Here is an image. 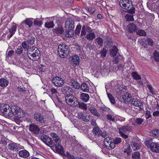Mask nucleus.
Returning <instances> with one entry per match:
<instances>
[{"label":"nucleus","mask_w":159,"mask_h":159,"mask_svg":"<svg viewBox=\"0 0 159 159\" xmlns=\"http://www.w3.org/2000/svg\"><path fill=\"white\" fill-rule=\"evenodd\" d=\"M0 111L1 114L6 117H13L14 120L16 122L20 121V118L25 116L23 111L16 106L10 107L8 105L0 103Z\"/></svg>","instance_id":"f257e3e1"},{"label":"nucleus","mask_w":159,"mask_h":159,"mask_svg":"<svg viewBox=\"0 0 159 159\" xmlns=\"http://www.w3.org/2000/svg\"><path fill=\"white\" fill-rule=\"evenodd\" d=\"M70 85L75 89H79L80 88V84L74 80L72 79L70 81Z\"/></svg>","instance_id":"393cba45"},{"label":"nucleus","mask_w":159,"mask_h":159,"mask_svg":"<svg viewBox=\"0 0 159 159\" xmlns=\"http://www.w3.org/2000/svg\"><path fill=\"white\" fill-rule=\"evenodd\" d=\"M133 16L132 15L127 14L125 16V17L127 21H131L134 20Z\"/></svg>","instance_id":"de8ad7c7"},{"label":"nucleus","mask_w":159,"mask_h":159,"mask_svg":"<svg viewBox=\"0 0 159 159\" xmlns=\"http://www.w3.org/2000/svg\"><path fill=\"white\" fill-rule=\"evenodd\" d=\"M137 34L140 36H145L146 35V32L144 30H136Z\"/></svg>","instance_id":"a18cd8bd"},{"label":"nucleus","mask_w":159,"mask_h":159,"mask_svg":"<svg viewBox=\"0 0 159 159\" xmlns=\"http://www.w3.org/2000/svg\"><path fill=\"white\" fill-rule=\"evenodd\" d=\"M90 112L93 115L97 116L99 117L100 115L98 112L97 110L93 107H91L89 108Z\"/></svg>","instance_id":"72a5a7b5"},{"label":"nucleus","mask_w":159,"mask_h":159,"mask_svg":"<svg viewBox=\"0 0 159 159\" xmlns=\"http://www.w3.org/2000/svg\"><path fill=\"white\" fill-rule=\"evenodd\" d=\"M108 97L111 103L112 104L115 103L114 98L112 96L110 93H107Z\"/></svg>","instance_id":"5fc2aeb1"},{"label":"nucleus","mask_w":159,"mask_h":159,"mask_svg":"<svg viewBox=\"0 0 159 159\" xmlns=\"http://www.w3.org/2000/svg\"><path fill=\"white\" fill-rule=\"evenodd\" d=\"M78 116L79 119H81L82 120L85 122L88 121L90 119L89 116L84 115L81 112L78 114Z\"/></svg>","instance_id":"4be33fe9"},{"label":"nucleus","mask_w":159,"mask_h":159,"mask_svg":"<svg viewBox=\"0 0 159 159\" xmlns=\"http://www.w3.org/2000/svg\"><path fill=\"white\" fill-rule=\"evenodd\" d=\"M117 48L115 46H113L110 49V54L112 57L116 56L117 53Z\"/></svg>","instance_id":"473e14b6"},{"label":"nucleus","mask_w":159,"mask_h":159,"mask_svg":"<svg viewBox=\"0 0 159 159\" xmlns=\"http://www.w3.org/2000/svg\"><path fill=\"white\" fill-rule=\"evenodd\" d=\"M16 25H13L12 26L11 29H10L9 32H14L15 33L16 31Z\"/></svg>","instance_id":"69168bd1"},{"label":"nucleus","mask_w":159,"mask_h":159,"mask_svg":"<svg viewBox=\"0 0 159 159\" xmlns=\"http://www.w3.org/2000/svg\"><path fill=\"white\" fill-rule=\"evenodd\" d=\"M129 102L135 106L139 107L140 109H142L141 107L143 104L139 99L131 98V99H129Z\"/></svg>","instance_id":"9d476101"},{"label":"nucleus","mask_w":159,"mask_h":159,"mask_svg":"<svg viewBox=\"0 0 159 159\" xmlns=\"http://www.w3.org/2000/svg\"><path fill=\"white\" fill-rule=\"evenodd\" d=\"M9 84L8 81L4 78L0 79V86L2 87H5L7 86Z\"/></svg>","instance_id":"cd10ccee"},{"label":"nucleus","mask_w":159,"mask_h":159,"mask_svg":"<svg viewBox=\"0 0 159 159\" xmlns=\"http://www.w3.org/2000/svg\"><path fill=\"white\" fill-rule=\"evenodd\" d=\"M81 89L84 92L88 93L89 91V87L86 83H83L80 86Z\"/></svg>","instance_id":"a878e982"},{"label":"nucleus","mask_w":159,"mask_h":159,"mask_svg":"<svg viewBox=\"0 0 159 159\" xmlns=\"http://www.w3.org/2000/svg\"><path fill=\"white\" fill-rule=\"evenodd\" d=\"M128 9L127 11L128 13L133 14L135 13V9L134 7L132 6L130 9L129 8Z\"/></svg>","instance_id":"e2e57ef3"},{"label":"nucleus","mask_w":159,"mask_h":159,"mask_svg":"<svg viewBox=\"0 0 159 159\" xmlns=\"http://www.w3.org/2000/svg\"><path fill=\"white\" fill-rule=\"evenodd\" d=\"M61 90L64 93V96L73 92V90L70 87L67 86H65L62 87Z\"/></svg>","instance_id":"a211bd4d"},{"label":"nucleus","mask_w":159,"mask_h":159,"mask_svg":"<svg viewBox=\"0 0 159 159\" xmlns=\"http://www.w3.org/2000/svg\"><path fill=\"white\" fill-rule=\"evenodd\" d=\"M119 4L121 7L128 9L130 7V3L129 0H120Z\"/></svg>","instance_id":"f8f14e48"},{"label":"nucleus","mask_w":159,"mask_h":159,"mask_svg":"<svg viewBox=\"0 0 159 159\" xmlns=\"http://www.w3.org/2000/svg\"><path fill=\"white\" fill-rule=\"evenodd\" d=\"M73 92L65 96V101L69 105L72 107L78 106L79 102L76 98L73 95Z\"/></svg>","instance_id":"f03ea898"},{"label":"nucleus","mask_w":159,"mask_h":159,"mask_svg":"<svg viewBox=\"0 0 159 159\" xmlns=\"http://www.w3.org/2000/svg\"><path fill=\"white\" fill-rule=\"evenodd\" d=\"M52 82L55 86L57 87H61L64 84V80L58 76L53 78L52 79Z\"/></svg>","instance_id":"0eeeda50"},{"label":"nucleus","mask_w":159,"mask_h":159,"mask_svg":"<svg viewBox=\"0 0 159 159\" xmlns=\"http://www.w3.org/2000/svg\"><path fill=\"white\" fill-rule=\"evenodd\" d=\"M153 55L155 61L157 62L159 61V52L157 51H155L153 53Z\"/></svg>","instance_id":"3c124183"},{"label":"nucleus","mask_w":159,"mask_h":159,"mask_svg":"<svg viewBox=\"0 0 159 159\" xmlns=\"http://www.w3.org/2000/svg\"><path fill=\"white\" fill-rule=\"evenodd\" d=\"M78 105L79 108H80L85 110L87 109V104L84 102L79 103V102Z\"/></svg>","instance_id":"8fccbe9b"},{"label":"nucleus","mask_w":159,"mask_h":159,"mask_svg":"<svg viewBox=\"0 0 159 159\" xmlns=\"http://www.w3.org/2000/svg\"><path fill=\"white\" fill-rule=\"evenodd\" d=\"M34 118L39 122L44 123L45 122L44 117L40 113H36L34 115Z\"/></svg>","instance_id":"f3484780"},{"label":"nucleus","mask_w":159,"mask_h":159,"mask_svg":"<svg viewBox=\"0 0 159 159\" xmlns=\"http://www.w3.org/2000/svg\"><path fill=\"white\" fill-rule=\"evenodd\" d=\"M54 26V24L52 21H47L45 23V26L47 28H52Z\"/></svg>","instance_id":"4c0bfd02"},{"label":"nucleus","mask_w":159,"mask_h":159,"mask_svg":"<svg viewBox=\"0 0 159 159\" xmlns=\"http://www.w3.org/2000/svg\"><path fill=\"white\" fill-rule=\"evenodd\" d=\"M113 143L115 144H118L121 141V139L120 138H116L114 139Z\"/></svg>","instance_id":"bf43d9fd"},{"label":"nucleus","mask_w":159,"mask_h":159,"mask_svg":"<svg viewBox=\"0 0 159 159\" xmlns=\"http://www.w3.org/2000/svg\"><path fill=\"white\" fill-rule=\"evenodd\" d=\"M123 149L124 150V152L127 153V154H129V153H130L131 150L130 145L128 143H126L125 144L123 147Z\"/></svg>","instance_id":"c9c22d12"},{"label":"nucleus","mask_w":159,"mask_h":159,"mask_svg":"<svg viewBox=\"0 0 159 159\" xmlns=\"http://www.w3.org/2000/svg\"><path fill=\"white\" fill-rule=\"evenodd\" d=\"M95 40L97 42V44L99 47L102 45L103 43V40L100 37H98L95 39Z\"/></svg>","instance_id":"09e8293b"},{"label":"nucleus","mask_w":159,"mask_h":159,"mask_svg":"<svg viewBox=\"0 0 159 159\" xmlns=\"http://www.w3.org/2000/svg\"><path fill=\"white\" fill-rule=\"evenodd\" d=\"M18 145L16 143L13 142L11 143L8 144L7 148L10 151L17 152L19 150Z\"/></svg>","instance_id":"4468645a"},{"label":"nucleus","mask_w":159,"mask_h":159,"mask_svg":"<svg viewBox=\"0 0 159 159\" xmlns=\"http://www.w3.org/2000/svg\"><path fill=\"white\" fill-rule=\"evenodd\" d=\"M29 130L33 131L36 134H38L39 132L40 129L39 127L36 125L31 124L30 125Z\"/></svg>","instance_id":"aec40b11"},{"label":"nucleus","mask_w":159,"mask_h":159,"mask_svg":"<svg viewBox=\"0 0 159 159\" xmlns=\"http://www.w3.org/2000/svg\"><path fill=\"white\" fill-rule=\"evenodd\" d=\"M102 130L98 127L95 126L93 129V134L96 136H99L101 133Z\"/></svg>","instance_id":"7c9ffc66"},{"label":"nucleus","mask_w":159,"mask_h":159,"mask_svg":"<svg viewBox=\"0 0 159 159\" xmlns=\"http://www.w3.org/2000/svg\"><path fill=\"white\" fill-rule=\"evenodd\" d=\"M132 156L133 159H140V154L139 152H134Z\"/></svg>","instance_id":"a19ab883"},{"label":"nucleus","mask_w":159,"mask_h":159,"mask_svg":"<svg viewBox=\"0 0 159 159\" xmlns=\"http://www.w3.org/2000/svg\"><path fill=\"white\" fill-rule=\"evenodd\" d=\"M53 140L56 143V144H58L61 143V140L58 136H57L55 138H54Z\"/></svg>","instance_id":"0e129e2a"},{"label":"nucleus","mask_w":159,"mask_h":159,"mask_svg":"<svg viewBox=\"0 0 159 159\" xmlns=\"http://www.w3.org/2000/svg\"><path fill=\"white\" fill-rule=\"evenodd\" d=\"M80 98L83 101L87 102L89 100V97L88 94L82 93L80 95Z\"/></svg>","instance_id":"5701e85b"},{"label":"nucleus","mask_w":159,"mask_h":159,"mask_svg":"<svg viewBox=\"0 0 159 159\" xmlns=\"http://www.w3.org/2000/svg\"><path fill=\"white\" fill-rule=\"evenodd\" d=\"M37 48L36 47L32 46L29 47L27 51V55H29L31 53L33 52L34 51H35V49Z\"/></svg>","instance_id":"79ce46f5"},{"label":"nucleus","mask_w":159,"mask_h":159,"mask_svg":"<svg viewBox=\"0 0 159 159\" xmlns=\"http://www.w3.org/2000/svg\"><path fill=\"white\" fill-rule=\"evenodd\" d=\"M75 21L71 18H68L65 23V27L66 28L70 30H74L75 28Z\"/></svg>","instance_id":"6e6552de"},{"label":"nucleus","mask_w":159,"mask_h":159,"mask_svg":"<svg viewBox=\"0 0 159 159\" xmlns=\"http://www.w3.org/2000/svg\"><path fill=\"white\" fill-rule=\"evenodd\" d=\"M73 30H70L68 29V30H67L66 31L65 34V36L67 38L72 37L74 34V31Z\"/></svg>","instance_id":"f704fd0d"},{"label":"nucleus","mask_w":159,"mask_h":159,"mask_svg":"<svg viewBox=\"0 0 159 159\" xmlns=\"http://www.w3.org/2000/svg\"><path fill=\"white\" fill-rule=\"evenodd\" d=\"M52 30L55 33L58 35L62 34L64 31L62 27H56L53 29Z\"/></svg>","instance_id":"b1692460"},{"label":"nucleus","mask_w":159,"mask_h":159,"mask_svg":"<svg viewBox=\"0 0 159 159\" xmlns=\"http://www.w3.org/2000/svg\"><path fill=\"white\" fill-rule=\"evenodd\" d=\"M107 52V50L106 48H103L102 50L100 52V54L101 57L104 58L106 56Z\"/></svg>","instance_id":"864d4df0"},{"label":"nucleus","mask_w":159,"mask_h":159,"mask_svg":"<svg viewBox=\"0 0 159 159\" xmlns=\"http://www.w3.org/2000/svg\"><path fill=\"white\" fill-rule=\"evenodd\" d=\"M0 143L3 144L4 146L6 145L7 144V142L3 138H2L0 141Z\"/></svg>","instance_id":"774afa93"},{"label":"nucleus","mask_w":159,"mask_h":159,"mask_svg":"<svg viewBox=\"0 0 159 159\" xmlns=\"http://www.w3.org/2000/svg\"><path fill=\"white\" fill-rule=\"evenodd\" d=\"M144 120L140 118H137L134 120V125H141L144 121Z\"/></svg>","instance_id":"37998d69"},{"label":"nucleus","mask_w":159,"mask_h":159,"mask_svg":"<svg viewBox=\"0 0 159 159\" xmlns=\"http://www.w3.org/2000/svg\"><path fill=\"white\" fill-rule=\"evenodd\" d=\"M106 118L107 120L112 122L115 121V117L114 115L109 114L106 115Z\"/></svg>","instance_id":"ea45409f"},{"label":"nucleus","mask_w":159,"mask_h":159,"mask_svg":"<svg viewBox=\"0 0 159 159\" xmlns=\"http://www.w3.org/2000/svg\"><path fill=\"white\" fill-rule=\"evenodd\" d=\"M57 52L58 54L61 57H67L69 53L68 46L64 44H60L58 47Z\"/></svg>","instance_id":"7ed1b4c3"},{"label":"nucleus","mask_w":159,"mask_h":159,"mask_svg":"<svg viewBox=\"0 0 159 159\" xmlns=\"http://www.w3.org/2000/svg\"><path fill=\"white\" fill-rule=\"evenodd\" d=\"M91 25L88 24H85L83 26L81 35L82 36L86 34V32L90 33L93 32Z\"/></svg>","instance_id":"1a4fd4ad"},{"label":"nucleus","mask_w":159,"mask_h":159,"mask_svg":"<svg viewBox=\"0 0 159 159\" xmlns=\"http://www.w3.org/2000/svg\"><path fill=\"white\" fill-rule=\"evenodd\" d=\"M131 145L133 149L134 150L139 149L140 148L139 145L136 142H132V143H131Z\"/></svg>","instance_id":"58836bf2"},{"label":"nucleus","mask_w":159,"mask_h":159,"mask_svg":"<svg viewBox=\"0 0 159 159\" xmlns=\"http://www.w3.org/2000/svg\"><path fill=\"white\" fill-rule=\"evenodd\" d=\"M148 88L149 89V92L152 94H154V89L152 88V86L151 84H148L147 85Z\"/></svg>","instance_id":"052dcab7"},{"label":"nucleus","mask_w":159,"mask_h":159,"mask_svg":"<svg viewBox=\"0 0 159 159\" xmlns=\"http://www.w3.org/2000/svg\"><path fill=\"white\" fill-rule=\"evenodd\" d=\"M26 42H27L26 41H24L21 44L22 46L23 47L22 48H23V49L25 51H27L29 48V46L27 44Z\"/></svg>","instance_id":"13d9d810"},{"label":"nucleus","mask_w":159,"mask_h":159,"mask_svg":"<svg viewBox=\"0 0 159 159\" xmlns=\"http://www.w3.org/2000/svg\"><path fill=\"white\" fill-rule=\"evenodd\" d=\"M80 61L79 57L76 55H75L71 58L70 63L73 66H76L79 65Z\"/></svg>","instance_id":"2eb2a0df"},{"label":"nucleus","mask_w":159,"mask_h":159,"mask_svg":"<svg viewBox=\"0 0 159 159\" xmlns=\"http://www.w3.org/2000/svg\"><path fill=\"white\" fill-rule=\"evenodd\" d=\"M81 27L80 25H78L77 26L75 31V34L76 35H78L80 34Z\"/></svg>","instance_id":"6e6d98bb"},{"label":"nucleus","mask_w":159,"mask_h":159,"mask_svg":"<svg viewBox=\"0 0 159 159\" xmlns=\"http://www.w3.org/2000/svg\"><path fill=\"white\" fill-rule=\"evenodd\" d=\"M33 20H34L33 23L34 25L40 27L42 25V20H39L38 18L34 19Z\"/></svg>","instance_id":"c03bdc74"},{"label":"nucleus","mask_w":159,"mask_h":159,"mask_svg":"<svg viewBox=\"0 0 159 159\" xmlns=\"http://www.w3.org/2000/svg\"><path fill=\"white\" fill-rule=\"evenodd\" d=\"M131 130V126L127 125L123 126L119 129V132H122L126 133L127 132L130 131Z\"/></svg>","instance_id":"c85d7f7f"},{"label":"nucleus","mask_w":159,"mask_h":159,"mask_svg":"<svg viewBox=\"0 0 159 159\" xmlns=\"http://www.w3.org/2000/svg\"><path fill=\"white\" fill-rule=\"evenodd\" d=\"M56 151L59 154H62L63 153V149L61 143L58 144H55Z\"/></svg>","instance_id":"c756f323"},{"label":"nucleus","mask_w":159,"mask_h":159,"mask_svg":"<svg viewBox=\"0 0 159 159\" xmlns=\"http://www.w3.org/2000/svg\"><path fill=\"white\" fill-rule=\"evenodd\" d=\"M41 139L47 146L50 147H54L55 144L52 139L48 136L43 134L41 136Z\"/></svg>","instance_id":"39448f33"},{"label":"nucleus","mask_w":159,"mask_h":159,"mask_svg":"<svg viewBox=\"0 0 159 159\" xmlns=\"http://www.w3.org/2000/svg\"><path fill=\"white\" fill-rule=\"evenodd\" d=\"M40 53L39 50L36 48L35 51L28 55V57L32 61H38L40 58Z\"/></svg>","instance_id":"423d86ee"},{"label":"nucleus","mask_w":159,"mask_h":159,"mask_svg":"<svg viewBox=\"0 0 159 159\" xmlns=\"http://www.w3.org/2000/svg\"><path fill=\"white\" fill-rule=\"evenodd\" d=\"M23 52V48L20 46L17 48L16 51V53L18 54H21Z\"/></svg>","instance_id":"4d7b16f0"},{"label":"nucleus","mask_w":159,"mask_h":159,"mask_svg":"<svg viewBox=\"0 0 159 159\" xmlns=\"http://www.w3.org/2000/svg\"><path fill=\"white\" fill-rule=\"evenodd\" d=\"M131 94L128 92H126L120 96V97L121 101L125 102H129V99H131Z\"/></svg>","instance_id":"dca6fc26"},{"label":"nucleus","mask_w":159,"mask_h":159,"mask_svg":"<svg viewBox=\"0 0 159 159\" xmlns=\"http://www.w3.org/2000/svg\"><path fill=\"white\" fill-rule=\"evenodd\" d=\"M141 44L149 45L152 47L153 45V42L150 38H146L143 39L139 41Z\"/></svg>","instance_id":"9b49d317"},{"label":"nucleus","mask_w":159,"mask_h":159,"mask_svg":"<svg viewBox=\"0 0 159 159\" xmlns=\"http://www.w3.org/2000/svg\"><path fill=\"white\" fill-rule=\"evenodd\" d=\"M132 76L134 79L136 80H141V77L137 74V72H133L131 74Z\"/></svg>","instance_id":"49530a36"},{"label":"nucleus","mask_w":159,"mask_h":159,"mask_svg":"<svg viewBox=\"0 0 159 159\" xmlns=\"http://www.w3.org/2000/svg\"><path fill=\"white\" fill-rule=\"evenodd\" d=\"M150 148L151 151L157 153H159V144L153 143L150 146Z\"/></svg>","instance_id":"6ab92c4d"},{"label":"nucleus","mask_w":159,"mask_h":159,"mask_svg":"<svg viewBox=\"0 0 159 159\" xmlns=\"http://www.w3.org/2000/svg\"><path fill=\"white\" fill-rule=\"evenodd\" d=\"M18 154L20 157L24 158H27L30 156L29 152L25 150L20 151Z\"/></svg>","instance_id":"412c9836"},{"label":"nucleus","mask_w":159,"mask_h":159,"mask_svg":"<svg viewBox=\"0 0 159 159\" xmlns=\"http://www.w3.org/2000/svg\"><path fill=\"white\" fill-rule=\"evenodd\" d=\"M95 37V35L93 32H90L87 34L86 38L88 40H91L94 39Z\"/></svg>","instance_id":"e433bc0d"},{"label":"nucleus","mask_w":159,"mask_h":159,"mask_svg":"<svg viewBox=\"0 0 159 159\" xmlns=\"http://www.w3.org/2000/svg\"><path fill=\"white\" fill-rule=\"evenodd\" d=\"M146 118V119H148L152 116L151 115V112L149 111H146L145 113Z\"/></svg>","instance_id":"680f3d73"},{"label":"nucleus","mask_w":159,"mask_h":159,"mask_svg":"<svg viewBox=\"0 0 159 159\" xmlns=\"http://www.w3.org/2000/svg\"><path fill=\"white\" fill-rule=\"evenodd\" d=\"M35 39V38L34 37L29 36L27 37L26 42L29 45H32L34 43Z\"/></svg>","instance_id":"2f4dec72"},{"label":"nucleus","mask_w":159,"mask_h":159,"mask_svg":"<svg viewBox=\"0 0 159 159\" xmlns=\"http://www.w3.org/2000/svg\"><path fill=\"white\" fill-rule=\"evenodd\" d=\"M128 31L130 33L135 31L136 28V26L133 23H130L127 26Z\"/></svg>","instance_id":"bb28decb"},{"label":"nucleus","mask_w":159,"mask_h":159,"mask_svg":"<svg viewBox=\"0 0 159 159\" xmlns=\"http://www.w3.org/2000/svg\"><path fill=\"white\" fill-rule=\"evenodd\" d=\"M111 140L109 137H107L105 138L104 140V143L105 145L107 148L109 149H112L114 148V145L113 146L112 144L113 143L111 142Z\"/></svg>","instance_id":"ddd939ff"},{"label":"nucleus","mask_w":159,"mask_h":159,"mask_svg":"<svg viewBox=\"0 0 159 159\" xmlns=\"http://www.w3.org/2000/svg\"><path fill=\"white\" fill-rule=\"evenodd\" d=\"M152 143V139L151 138H148L145 141V143L148 147L149 146L150 147V145H151V144Z\"/></svg>","instance_id":"603ef678"},{"label":"nucleus","mask_w":159,"mask_h":159,"mask_svg":"<svg viewBox=\"0 0 159 159\" xmlns=\"http://www.w3.org/2000/svg\"><path fill=\"white\" fill-rule=\"evenodd\" d=\"M33 19L32 18H27L25 20L22 21L20 25V28L22 29L26 30L27 28V25L29 28H30L33 25Z\"/></svg>","instance_id":"20e7f679"},{"label":"nucleus","mask_w":159,"mask_h":159,"mask_svg":"<svg viewBox=\"0 0 159 159\" xmlns=\"http://www.w3.org/2000/svg\"><path fill=\"white\" fill-rule=\"evenodd\" d=\"M18 91L20 92V93H24L26 92V90H25V88H21L20 87L18 88Z\"/></svg>","instance_id":"338daca9"}]
</instances>
